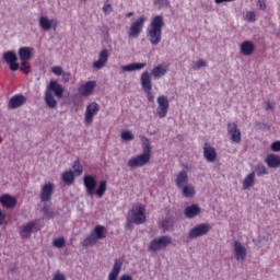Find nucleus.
<instances>
[{"mask_svg":"<svg viewBox=\"0 0 280 280\" xmlns=\"http://www.w3.org/2000/svg\"><path fill=\"white\" fill-rule=\"evenodd\" d=\"M164 18L161 14L154 15L147 27V37L152 46H158L162 39V30L164 28Z\"/></svg>","mask_w":280,"mask_h":280,"instance_id":"obj_1","label":"nucleus"},{"mask_svg":"<svg viewBox=\"0 0 280 280\" xmlns=\"http://www.w3.org/2000/svg\"><path fill=\"white\" fill-rule=\"evenodd\" d=\"M83 185L88 197H93L94 195H96L98 198H103L107 189V182L102 180L98 184V188L95 190L97 182L96 177H94L93 175H84Z\"/></svg>","mask_w":280,"mask_h":280,"instance_id":"obj_2","label":"nucleus"},{"mask_svg":"<svg viewBox=\"0 0 280 280\" xmlns=\"http://www.w3.org/2000/svg\"><path fill=\"white\" fill-rule=\"evenodd\" d=\"M107 231L104 226L97 225L94 231L82 242L84 247L95 245L97 241L106 237Z\"/></svg>","mask_w":280,"mask_h":280,"instance_id":"obj_3","label":"nucleus"},{"mask_svg":"<svg viewBox=\"0 0 280 280\" xmlns=\"http://www.w3.org/2000/svg\"><path fill=\"white\" fill-rule=\"evenodd\" d=\"M147 22L145 15H140L136 21H133L129 27L128 36L130 38H138V36L142 33L144 23Z\"/></svg>","mask_w":280,"mask_h":280,"instance_id":"obj_4","label":"nucleus"},{"mask_svg":"<svg viewBox=\"0 0 280 280\" xmlns=\"http://www.w3.org/2000/svg\"><path fill=\"white\" fill-rule=\"evenodd\" d=\"M172 244V237L170 236H160L154 238L150 245L149 250L152 253H156L161 249H165L167 246Z\"/></svg>","mask_w":280,"mask_h":280,"instance_id":"obj_5","label":"nucleus"},{"mask_svg":"<svg viewBox=\"0 0 280 280\" xmlns=\"http://www.w3.org/2000/svg\"><path fill=\"white\" fill-rule=\"evenodd\" d=\"M100 104L96 102H91L86 105L85 113H84V124L89 127L92 122L94 117L98 114Z\"/></svg>","mask_w":280,"mask_h":280,"instance_id":"obj_6","label":"nucleus"},{"mask_svg":"<svg viewBox=\"0 0 280 280\" xmlns=\"http://www.w3.org/2000/svg\"><path fill=\"white\" fill-rule=\"evenodd\" d=\"M151 160V155L148 153H140L139 155H133L128 160V166L130 168L143 167L145 166Z\"/></svg>","mask_w":280,"mask_h":280,"instance_id":"obj_7","label":"nucleus"},{"mask_svg":"<svg viewBox=\"0 0 280 280\" xmlns=\"http://www.w3.org/2000/svg\"><path fill=\"white\" fill-rule=\"evenodd\" d=\"M131 221L137 224H143L147 221L145 209L143 206L138 205L131 210Z\"/></svg>","mask_w":280,"mask_h":280,"instance_id":"obj_8","label":"nucleus"},{"mask_svg":"<svg viewBox=\"0 0 280 280\" xmlns=\"http://www.w3.org/2000/svg\"><path fill=\"white\" fill-rule=\"evenodd\" d=\"M3 60L7 65H9V68L11 71H19L20 63H19V56H16V51L9 50L3 54Z\"/></svg>","mask_w":280,"mask_h":280,"instance_id":"obj_9","label":"nucleus"},{"mask_svg":"<svg viewBox=\"0 0 280 280\" xmlns=\"http://www.w3.org/2000/svg\"><path fill=\"white\" fill-rule=\"evenodd\" d=\"M210 230L211 226L208 223L199 224L188 232V237L190 240H196L200 236L207 235L210 232Z\"/></svg>","mask_w":280,"mask_h":280,"instance_id":"obj_10","label":"nucleus"},{"mask_svg":"<svg viewBox=\"0 0 280 280\" xmlns=\"http://www.w3.org/2000/svg\"><path fill=\"white\" fill-rule=\"evenodd\" d=\"M233 254L238 262H243L247 258V248L238 241L233 243Z\"/></svg>","mask_w":280,"mask_h":280,"instance_id":"obj_11","label":"nucleus"},{"mask_svg":"<svg viewBox=\"0 0 280 280\" xmlns=\"http://www.w3.org/2000/svg\"><path fill=\"white\" fill-rule=\"evenodd\" d=\"M38 221H31L24 225H22L20 235L22 238H30L32 237V233L38 232Z\"/></svg>","mask_w":280,"mask_h":280,"instance_id":"obj_12","label":"nucleus"},{"mask_svg":"<svg viewBox=\"0 0 280 280\" xmlns=\"http://www.w3.org/2000/svg\"><path fill=\"white\" fill-rule=\"evenodd\" d=\"M39 28L44 32H49L51 30H56L58 25V21L56 19H49L47 15L39 16Z\"/></svg>","mask_w":280,"mask_h":280,"instance_id":"obj_13","label":"nucleus"},{"mask_svg":"<svg viewBox=\"0 0 280 280\" xmlns=\"http://www.w3.org/2000/svg\"><path fill=\"white\" fill-rule=\"evenodd\" d=\"M170 108V102L168 98L164 95H160L158 97V108L156 114L162 119L165 118L167 115V110Z\"/></svg>","mask_w":280,"mask_h":280,"instance_id":"obj_14","label":"nucleus"},{"mask_svg":"<svg viewBox=\"0 0 280 280\" xmlns=\"http://www.w3.org/2000/svg\"><path fill=\"white\" fill-rule=\"evenodd\" d=\"M95 88H96V81L90 80L78 88V93L80 96H83V97L91 96Z\"/></svg>","mask_w":280,"mask_h":280,"instance_id":"obj_15","label":"nucleus"},{"mask_svg":"<svg viewBox=\"0 0 280 280\" xmlns=\"http://www.w3.org/2000/svg\"><path fill=\"white\" fill-rule=\"evenodd\" d=\"M228 135L231 137L233 143L240 144L242 142L241 129H238L236 122L228 124Z\"/></svg>","mask_w":280,"mask_h":280,"instance_id":"obj_16","label":"nucleus"},{"mask_svg":"<svg viewBox=\"0 0 280 280\" xmlns=\"http://www.w3.org/2000/svg\"><path fill=\"white\" fill-rule=\"evenodd\" d=\"M109 58V51L108 49H102L100 55H98V60H95L93 62V68L96 70H101L105 67Z\"/></svg>","mask_w":280,"mask_h":280,"instance_id":"obj_17","label":"nucleus"},{"mask_svg":"<svg viewBox=\"0 0 280 280\" xmlns=\"http://www.w3.org/2000/svg\"><path fill=\"white\" fill-rule=\"evenodd\" d=\"M54 189H55V186L54 184H51V182H48L47 184H44V186H42V192H40L42 202H48L51 199Z\"/></svg>","mask_w":280,"mask_h":280,"instance_id":"obj_18","label":"nucleus"},{"mask_svg":"<svg viewBox=\"0 0 280 280\" xmlns=\"http://www.w3.org/2000/svg\"><path fill=\"white\" fill-rule=\"evenodd\" d=\"M27 102V97L23 94H15L9 101V107L12 109H16L23 106Z\"/></svg>","mask_w":280,"mask_h":280,"instance_id":"obj_19","label":"nucleus"},{"mask_svg":"<svg viewBox=\"0 0 280 280\" xmlns=\"http://www.w3.org/2000/svg\"><path fill=\"white\" fill-rule=\"evenodd\" d=\"M203 156L206 161L209 163L215 162L218 156L214 147H211V144H209L208 142H206L203 147Z\"/></svg>","mask_w":280,"mask_h":280,"instance_id":"obj_20","label":"nucleus"},{"mask_svg":"<svg viewBox=\"0 0 280 280\" xmlns=\"http://www.w3.org/2000/svg\"><path fill=\"white\" fill-rule=\"evenodd\" d=\"M46 91H49V92H54L55 93V96L57 98H61L62 97V94L65 92V88L59 84L57 81L52 80L50 81V83L47 85V89Z\"/></svg>","mask_w":280,"mask_h":280,"instance_id":"obj_21","label":"nucleus"},{"mask_svg":"<svg viewBox=\"0 0 280 280\" xmlns=\"http://www.w3.org/2000/svg\"><path fill=\"white\" fill-rule=\"evenodd\" d=\"M32 51H34V48L32 47H20L18 50V55L21 61H30L32 59Z\"/></svg>","mask_w":280,"mask_h":280,"instance_id":"obj_22","label":"nucleus"},{"mask_svg":"<svg viewBox=\"0 0 280 280\" xmlns=\"http://www.w3.org/2000/svg\"><path fill=\"white\" fill-rule=\"evenodd\" d=\"M0 203L8 209H12L16 206V197H12V195H2L0 197Z\"/></svg>","mask_w":280,"mask_h":280,"instance_id":"obj_23","label":"nucleus"},{"mask_svg":"<svg viewBox=\"0 0 280 280\" xmlns=\"http://www.w3.org/2000/svg\"><path fill=\"white\" fill-rule=\"evenodd\" d=\"M167 71H168V67L165 63H161V65L153 67L151 74L155 79H161L162 77H164L167 73Z\"/></svg>","mask_w":280,"mask_h":280,"instance_id":"obj_24","label":"nucleus"},{"mask_svg":"<svg viewBox=\"0 0 280 280\" xmlns=\"http://www.w3.org/2000/svg\"><path fill=\"white\" fill-rule=\"evenodd\" d=\"M255 44L250 40H245L241 44V54L244 56H252L255 51Z\"/></svg>","mask_w":280,"mask_h":280,"instance_id":"obj_25","label":"nucleus"},{"mask_svg":"<svg viewBox=\"0 0 280 280\" xmlns=\"http://www.w3.org/2000/svg\"><path fill=\"white\" fill-rule=\"evenodd\" d=\"M145 67H147L145 62H132V63L121 66V71L122 72H133L137 70H142Z\"/></svg>","mask_w":280,"mask_h":280,"instance_id":"obj_26","label":"nucleus"},{"mask_svg":"<svg viewBox=\"0 0 280 280\" xmlns=\"http://www.w3.org/2000/svg\"><path fill=\"white\" fill-rule=\"evenodd\" d=\"M143 91L152 90V80L148 71H143L140 77Z\"/></svg>","mask_w":280,"mask_h":280,"instance_id":"obj_27","label":"nucleus"},{"mask_svg":"<svg viewBox=\"0 0 280 280\" xmlns=\"http://www.w3.org/2000/svg\"><path fill=\"white\" fill-rule=\"evenodd\" d=\"M265 162L267 163L268 167L278 168L280 167V155H275V153H270L269 155H267Z\"/></svg>","mask_w":280,"mask_h":280,"instance_id":"obj_28","label":"nucleus"},{"mask_svg":"<svg viewBox=\"0 0 280 280\" xmlns=\"http://www.w3.org/2000/svg\"><path fill=\"white\" fill-rule=\"evenodd\" d=\"M188 175L186 171H180L175 179L176 186L182 189L183 187H186L188 185Z\"/></svg>","mask_w":280,"mask_h":280,"instance_id":"obj_29","label":"nucleus"},{"mask_svg":"<svg viewBox=\"0 0 280 280\" xmlns=\"http://www.w3.org/2000/svg\"><path fill=\"white\" fill-rule=\"evenodd\" d=\"M184 213L187 219L191 220L201 213V209L197 205H192L187 207Z\"/></svg>","mask_w":280,"mask_h":280,"instance_id":"obj_30","label":"nucleus"},{"mask_svg":"<svg viewBox=\"0 0 280 280\" xmlns=\"http://www.w3.org/2000/svg\"><path fill=\"white\" fill-rule=\"evenodd\" d=\"M45 102H46V105L50 108V109H54L57 107V101L52 94L51 91H46L45 92Z\"/></svg>","mask_w":280,"mask_h":280,"instance_id":"obj_31","label":"nucleus"},{"mask_svg":"<svg viewBox=\"0 0 280 280\" xmlns=\"http://www.w3.org/2000/svg\"><path fill=\"white\" fill-rule=\"evenodd\" d=\"M255 185V173H249L246 175L243 182V189L248 190Z\"/></svg>","mask_w":280,"mask_h":280,"instance_id":"obj_32","label":"nucleus"},{"mask_svg":"<svg viewBox=\"0 0 280 280\" xmlns=\"http://www.w3.org/2000/svg\"><path fill=\"white\" fill-rule=\"evenodd\" d=\"M121 266H122L121 261H119V260L115 261L114 268H113L112 272L108 276V280H117L118 275L121 270Z\"/></svg>","mask_w":280,"mask_h":280,"instance_id":"obj_33","label":"nucleus"},{"mask_svg":"<svg viewBox=\"0 0 280 280\" xmlns=\"http://www.w3.org/2000/svg\"><path fill=\"white\" fill-rule=\"evenodd\" d=\"M74 177H75V175H74L73 171H65V173H62V175H61L62 182L67 185H72L74 182Z\"/></svg>","mask_w":280,"mask_h":280,"instance_id":"obj_34","label":"nucleus"},{"mask_svg":"<svg viewBox=\"0 0 280 280\" xmlns=\"http://www.w3.org/2000/svg\"><path fill=\"white\" fill-rule=\"evenodd\" d=\"M180 189L185 198H192L196 194V190L194 186H191V184H187L186 186H183Z\"/></svg>","mask_w":280,"mask_h":280,"instance_id":"obj_35","label":"nucleus"},{"mask_svg":"<svg viewBox=\"0 0 280 280\" xmlns=\"http://www.w3.org/2000/svg\"><path fill=\"white\" fill-rule=\"evenodd\" d=\"M244 21L248 23H255L257 21V15L255 11H246L244 14Z\"/></svg>","mask_w":280,"mask_h":280,"instance_id":"obj_36","label":"nucleus"},{"mask_svg":"<svg viewBox=\"0 0 280 280\" xmlns=\"http://www.w3.org/2000/svg\"><path fill=\"white\" fill-rule=\"evenodd\" d=\"M142 145H143V153L149 154L151 156V144L149 138L144 136L141 137Z\"/></svg>","mask_w":280,"mask_h":280,"instance_id":"obj_37","label":"nucleus"},{"mask_svg":"<svg viewBox=\"0 0 280 280\" xmlns=\"http://www.w3.org/2000/svg\"><path fill=\"white\" fill-rule=\"evenodd\" d=\"M72 173H74L75 176H81L83 173V166L82 164H80L79 160H75V162H73L72 164Z\"/></svg>","mask_w":280,"mask_h":280,"instance_id":"obj_38","label":"nucleus"},{"mask_svg":"<svg viewBox=\"0 0 280 280\" xmlns=\"http://www.w3.org/2000/svg\"><path fill=\"white\" fill-rule=\"evenodd\" d=\"M207 65H208L207 60H205V59H199V60H197V61H194V63H192V70L198 71V70H200L201 68L207 67Z\"/></svg>","mask_w":280,"mask_h":280,"instance_id":"obj_39","label":"nucleus"},{"mask_svg":"<svg viewBox=\"0 0 280 280\" xmlns=\"http://www.w3.org/2000/svg\"><path fill=\"white\" fill-rule=\"evenodd\" d=\"M20 71L24 72L25 74H30L32 72V65L30 61H22L21 66L19 67Z\"/></svg>","mask_w":280,"mask_h":280,"instance_id":"obj_40","label":"nucleus"},{"mask_svg":"<svg viewBox=\"0 0 280 280\" xmlns=\"http://www.w3.org/2000/svg\"><path fill=\"white\" fill-rule=\"evenodd\" d=\"M174 225V220L173 219H165L163 222H162V228L165 230V231H170Z\"/></svg>","mask_w":280,"mask_h":280,"instance_id":"obj_41","label":"nucleus"},{"mask_svg":"<svg viewBox=\"0 0 280 280\" xmlns=\"http://www.w3.org/2000/svg\"><path fill=\"white\" fill-rule=\"evenodd\" d=\"M256 173L258 176H264V175L268 174V171H267L266 166H264V164H258L256 166Z\"/></svg>","mask_w":280,"mask_h":280,"instance_id":"obj_42","label":"nucleus"},{"mask_svg":"<svg viewBox=\"0 0 280 280\" xmlns=\"http://www.w3.org/2000/svg\"><path fill=\"white\" fill-rule=\"evenodd\" d=\"M121 139L124 141H132L135 139L133 135L131 133V131H124L121 133Z\"/></svg>","mask_w":280,"mask_h":280,"instance_id":"obj_43","label":"nucleus"},{"mask_svg":"<svg viewBox=\"0 0 280 280\" xmlns=\"http://www.w3.org/2000/svg\"><path fill=\"white\" fill-rule=\"evenodd\" d=\"M51 72L57 75V77H60L63 74V70H62V67L61 66H54L51 67Z\"/></svg>","mask_w":280,"mask_h":280,"instance_id":"obj_44","label":"nucleus"},{"mask_svg":"<svg viewBox=\"0 0 280 280\" xmlns=\"http://www.w3.org/2000/svg\"><path fill=\"white\" fill-rule=\"evenodd\" d=\"M54 246L57 248H62L65 247L66 241L63 237L57 238L52 242Z\"/></svg>","mask_w":280,"mask_h":280,"instance_id":"obj_45","label":"nucleus"},{"mask_svg":"<svg viewBox=\"0 0 280 280\" xmlns=\"http://www.w3.org/2000/svg\"><path fill=\"white\" fill-rule=\"evenodd\" d=\"M154 5H156L159 8H167L170 5V1L168 0H155Z\"/></svg>","mask_w":280,"mask_h":280,"instance_id":"obj_46","label":"nucleus"},{"mask_svg":"<svg viewBox=\"0 0 280 280\" xmlns=\"http://www.w3.org/2000/svg\"><path fill=\"white\" fill-rule=\"evenodd\" d=\"M112 11H113L112 4L108 3V2H106V3L104 4V7H103V12H104V14H105V15H108V14L112 13Z\"/></svg>","mask_w":280,"mask_h":280,"instance_id":"obj_47","label":"nucleus"},{"mask_svg":"<svg viewBox=\"0 0 280 280\" xmlns=\"http://www.w3.org/2000/svg\"><path fill=\"white\" fill-rule=\"evenodd\" d=\"M144 92H145V94L148 96L149 102L150 103H154V94L152 93V89L145 90Z\"/></svg>","mask_w":280,"mask_h":280,"instance_id":"obj_48","label":"nucleus"},{"mask_svg":"<svg viewBox=\"0 0 280 280\" xmlns=\"http://www.w3.org/2000/svg\"><path fill=\"white\" fill-rule=\"evenodd\" d=\"M271 150L273 152H280V140H278L277 142H272Z\"/></svg>","mask_w":280,"mask_h":280,"instance_id":"obj_49","label":"nucleus"},{"mask_svg":"<svg viewBox=\"0 0 280 280\" xmlns=\"http://www.w3.org/2000/svg\"><path fill=\"white\" fill-rule=\"evenodd\" d=\"M62 80L68 83L71 80V73L70 72H63L62 73Z\"/></svg>","mask_w":280,"mask_h":280,"instance_id":"obj_50","label":"nucleus"},{"mask_svg":"<svg viewBox=\"0 0 280 280\" xmlns=\"http://www.w3.org/2000/svg\"><path fill=\"white\" fill-rule=\"evenodd\" d=\"M52 280H66V277H65L62 273H60V272L57 271V272L54 275Z\"/></svg>","mask_w":280,"mask_h":280,"instance_id":"obj_51","label":"nucleus"},{"mask_svg":"<svg viewBox=\"0 0 280 280\" xmlns=\"http://www.w3.org/2000/svg\"><path fill=\"white\" fill-rule=\"evenodd\" d=\"M257 5L260 8V10L265 11L267 9L265 0H258Z\"/></svg>","mask_w":280,"mask_h":280,"instance_id":"obj_52","label":"nucleus"},{"mask_svg":"<svg viewBox=\"0 0 280 280\" xmlns=\"http://www.w3.org/2000/svg\"><path fill=\"white\" fill-rule=\"evenodd\" d=\"M5 221V215L0 210V225H3V222Z\"/></svg>","mask_w":280,"mask_h":280,"instance_id":"obj_53","label":"nucleus"},{"mask_svg":"<svg viewBox=\"0 0 280 280\" xmlns=\"http://www.w3.org/2000/svg\"><path fill=\"white\" fill-rule=\"evenodd\" d=\"M233 0H215L217 4H221L223 2H232Z\"/></svg>","mask_w":280,"mask_h":280,"instance_id":"obj_54","label":"nucleus"},{"mask_svg":"<svg viewBox=\"0 0 280 280\" xmlns=\"http://www.w3.org/2000/svg\"><path fill=\"white\" fill-rule=\"evenodd\" d=\"M120 280H132L130 276L124 275Z\"/></svg>","mask_w":280,"mask_h":280,"instance_id":"obj_55","label":"nucleus"},{"mask_svg":"<svg viewBox=\"0 0 280 280\" xmlns=\"http://www.w3.org/2000/svg\"><path fill=\"white\" fill-rule=\"evenodd\" d=\"M266 108H267V110L272 109L273 108V104L268 102Z\"/></svg>","mask_w":280,"mask_h":280,"instance_id":"obj_56","label":"nucleus"},{"mask_svg":"<svg viewBox=\"0 0 280 280\" xmlns=\"http://www.w3.org/2000/svg\"><path fill=\"white\" fill-rule=\"evenodd\" d=\"M43 212H44L45 214H48L49 208H48L47 206H45V207L43 208Z\"/></svg>","mask_w":280,"mask_h":280,"instance_id":"obj_57","label":"nucleus"},{"mask_svg":"<svg viewBox=\"0 0 280 280\" xmlns=\"http://www.w3.org/2000/svg\"><path fill=\"white\" fill-rule=\"evenodd\" d=\"M131 16H133V12L131 11V12H128L127 14H126V18H131Z\"/></svg>","mask_w":280,"mask_h":280,"instance_id":"obj_58","label":"nucleus"},{"mask_svg":"<svg viewBox=\"0 0 280 280\" xmlns=\"http://www.w3.org/2000/svg\"><path fill=\"white\" fill-rule=\"evenodd\" d=\"M279 200H280V192H279Z\"/></svg>","mask_w":280,"mask_h":280,"instance_id":"obj_59","label":"nucleus"},{"mask_svg":"<svg viewBox=\"0 0 280 280\" xmlns=\"http://www.w3.org/2000/svg\"><path fill=\"white\" fill-rule=\"evenodd\" d=\"M84 2L88 1V0H83Z\"/></svg>","mask_w":280,"mask_h":280,"instance_id":"obj_60","label":"nucleus"},{"mask_svg":"<svg viewBox=\"0 0 280 280\" xmlns=\"http://www.w3.org/2000/svg\"><path fill=\"white\" fill-rule=\"evenodd\" d=\"M0 143H1V138H0Z\"/></svg>","mask_w":280,"mask_h":280,"instance_id":"obj_61","label":"nucleus"}]
</instances>
